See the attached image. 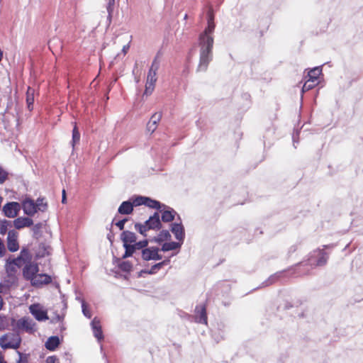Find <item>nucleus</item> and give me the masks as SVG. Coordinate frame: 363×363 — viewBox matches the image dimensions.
<instances>
[{
    "mask_svg": "<svg viewBox=\"0 0 363 363\" xmlns=\"http://www.w3.org/2000/svg\"><path fill=\"white\" fill-rule=\"evenodd\" d=\"M215 27L213 11L210 8L208 11L207 26L199 37V63L196 68L197 72H206L213 59V34Z\"/></svg>",
    "mask_w": 363,
    "mask_h": 363,
    "instance_id": "f257e3e1",
    "label": "nucleus"
},
{
    "mask_svg": "<svg viewBox=\"0 0 363 363\" xmlns=\"http://www.w3.org/2000/svg\"><path fill=\"white\" fill-rule=\"evenodd\" d=\"M161 228V220L160 218L159 213L157 212H155L152 216H151L144 224L138 223L135 224V229L144 236H147L146 232L149 230H158Z\"/></svg>",
    "mask_w": 363,
    "mask_h": 363,
    "instance_id": "f03ea898",
    "label": "nucleus"
},
{
    "mask_svg": "<svg viewBox=\"0 0 363 363\" xmlns=\"http://www.w3.org/2000/svg\"><path fill=\"white\" fill-rule=\"evenodd\" d=\"M328 259V255L324 251V249H317L310 253L307 262H301L300 264L310 265L312 268L315 267L324 266Z\"/></svg>",
    "mask_w": 363,
    "mask_h": 363,
    "instance_id": "7ed1b4c3",
    "label": "nucleus"
},
{
    "mask_svg": "<svg viewBox=\"0 0 363 363\" xmlns=\"http://www.w3.org/2000/svg\"><path fill=\"white\" fill-rule=\"evenodd\" d=\"M21 343V337L17 333H7L0 337V346L4 350L19 348Z\"/></svg>",
    "mask_w": 363,
    "mask_h": 363,
    "instance_id": "20e7f679",
    "label": "nucleus"
},
{
    "mask_svg": "<svg viewBox=\"0 0 363 363\" xmlns=\"http://www.w3.org/2000/svg\"><path fill=\"white\" fill-rule=\"evenodd\" d=\"M159 251L160 249L157 247H147L141 251V257L144 261L160 260L162 256L159 254Z\"/></svg>",
    "mask_w": 363,
    "mask_h": 363,
    "instance_id": "39448f33",
    "label": "nucleus"
},
{
    "mask_svg": "<svg viewBox=\"0 0 363 363\" xmlns=\"http://www.w3.org/2000/svg\"><path fill=\"white\" fill-rule=\"evenodd\" d=\"M21 210V205L16 201L8 202L3 206L4 216L9 218H16Z\"/></svg>",
    "mask_w": 363,
    "mask_h": 363,
    "instance_id": "423d86ee",
    "label": "nucleus"
},
{
    "mask_svg": "<svg viewBox=\"0 0 363 363\" xmlns=\"http://www.w3.org/2000/svg\"><path fill=\"white\" fill-rule=\"evenodd\" d=\"M38 271L39 267L37 263L28 262L23 269V276L25 279L31 282Z\"/></svg>",
    "mask_w": 363,
    "mask_h": 363,
    "instance_id": "0eeeda50",
    "label": "nucleus"
},
{
    "mask_svg": "<svg viewBox=\"0 0 363 363\" xmlns=\"http://www.w3.org/2000/svg\"><path fill=\"white\" fill-rule=\"evenodd\" d=\"M30 313L38 321H45L48 319L47 311L43 310L39 304H32L29 307Z\"/></svg>",
    "mask_w": 363,
    "mask_h": 363,
    "instance_id": "6e6552de",
    "label": "nucleus"
},
{
    "mask_svg": "<svg viewBox=\"0 0 363 363\" xmlns=\"http://www.w3.org/2000/svg\"><path fill=\"white\" fill-rule=\"evenodd\" d=\"M18 236V233L14 230H9L8 232L7 247L10 252H16L19 249Z\"/></svg>",
    "mask_w": 363,
    "mask_h": 363,
    "instance_id": "1a4fd4ad",
    "label": "nucleus"
},
{
    "mask_svg": "<svg viewBox=\"0 0 363 363\" xmlns=\"http://www.w3.org/2000/svg\"><path fill=\"white\" fill-rule=\"evenodd\" d=\"M18 328L24 330L26 332L33 333L35 331V322L28 317H23L19 319L17 322Z\"/></svg>",
    "mask_w": 363,
    "mask_h": 363,
    "instance_id": "9d476101",
    "label": "nucleus"
},
{
    "mask_svg": "<svg viewBox=\"0 0 363 363\" xmlns=\"http://www.w3.org/2000/svg\"><path fill=\"white\" fill-rule=\"evenodd\" d=\"M171 231L174 235L175 238L180 242L183 243L185 238L184 228L182 223H174L171 225Z\"/></svg>",
    "mask_w": 363,
    "mask_h": 363,
    "instance_id": "9b49d317",
    "label": "nucleus"
},
{
    "mask_svg": "<svg viewBox=\"0 0 363 363\" xmlns=\"http://www.w3.org/2000/svg\"><path fill=\"white\" fill-rule=\"evenodd\" d=\"M160 210L162 211L161 220L165 223L172 221L177 214V212L173 208L164 204H162V207Z\"/></svg>",
    "mask_w": 363,
    "mask_h": 363,
    "instance_id": "f8f14e48",
    "label": "nucleus"
},
{
    "mask_svg": "<svg viewBox=\"0 0 363 363\" xmlns=\"http://www.w3.org/2000/svg\"><path fill=\"white\" fill-rule=\"evenodd\" d=\"M195 321L201 324H207L206 309L204 305H199L195 308Z\"/></svg>",
    "mask_w": 363,
    "mask_h": 363,
    "instance_id": "ddd939ff",
    "label": "nucleus"
},
{
    "mask_svg": "<svg viewBox=\"0 0 363 363\" xmlns=\"http://www.w3.org/2000/svg\"><path fill=\"white\" fill-rule=\"evenodd\" d=\"M52 278L50 276L46 274H37L30 283L34 286L40 287L43 285L50 284Z\"/></svg>",
    "mask_w": 363,
    "mask_h": 363,
    "instance_id": "4468645a",
    "label": "nucleus"
},
{
    "mask_svg": "<svg viewBox=\"0 0 363 363\" xmlns=\"http://www.w3.org/2000/svg\"><path fill=\"white\" fill-rule=\"evenodd\" d=\"M22 207L24 213L29 216H33L35 213L38 212L35 201L30 199H25L22 203Z\"/></svg>",
    "mask_w": 363,
    "mask_h": 363,
    "instance_id": "2eb2a0df",
    "label": "nucleus"
},
{
    "mask_svg": "<svg viewBox=\"0 0 363 363\" xmlns=\"http://www.w3.org/2000/svg\"><path fill=\"white\" fill-rule=\"evenodd\" d=\"M91 327L94 337L99 342H101L104 339V335L100 320L97 318H94L91 323Z\"/></svg>",
    "mask_w": 363,
    "mask_h": 363,
    "instance_id": "dca6fc26",
    "label": "nucleus"
},
{
    "mask_svg": "<svg viewBox=\"0 0 363 363\" xmlns=\"http://www.w3.org/2000/svg\"><path fill=\"white\" fill-rule=\"evenodd\" d=\"M33 223V220L28 217H19L12 221V225L18 230L25 227H30Z\"/></svg>",
    "mask_w": 363,
    "mask_h": 363,
    "instance_id": "f3484780",
    "label": "nucleus"
},
{
    "mask_svg": "<svg viewBox=\"0 0 363 363\" xmlns=\"http://www.w3.org/2000/svg\"><path fill=\"white\" fill-rule=\"evenodd\" d=\"M161 118H162V113H160V112L155 113L152 116L150 120L149 121V122L147 124V132L152 133L157 129V124L160 122V121L161 120Z\"/></svg>",
    "mask_w": 363,
    "mask_h": 363,
    "instance_id": "a211bd4d",
    "label": "nucleus"
},
{
    "mask_svg": "<svg viewBox=\"0 0 363 363\" xmlns=\"http://www.w3.org/2000/svg\"><path fill=\"white\" fill-rule=\"evenodd\" d=\"M133 211V206L131 199L122 202L120 205L118 212L122 215H129Z\"/></svg>",
    "mask_w": 363,
    "mask_h": 363,
    "instance_id": "6ab92c4d",
    "label": "nucleus"
},
{
    "mask_svg": "<svg viewBox=\"0 0 363 363\" xmlns=\"http://www.w3.org/2000/svg\"><path fill=\"white\" fill-rule=\"evenodd\" d=\"M121 239L123 244H133L137 240V236L134 233L125 230L121 233Z\"/></svg>",
    "mask_w": 363,
    "mask_h": 363,
    "instance_id": "aec40b11",
    "label": "nucleus"
},
{
    "mask_svg": "<svg viewBox=\"0 0 363 363\" xmlns=\"http://www.w3.org/2000/svg\"><path fill=\"white\" fill-rule=\"evenodd\" d=\"M60 342L58 336H51L46 341L45 346L50 351H54L59 346Z\"/></svg>",
    "mask_w": 363,
    "mask_h": 363,
    "instance_id": "412c9836",
    "label": "nucleus"
},
{
    "mask_svg": "<svg viewBox=\"0 0 363 363\" xmlns=\"http://www.w3.org/2000/svg\"><path fill=\"white\" fill-rule=\"evenodd\" d=\"M170 238L171 235L169 232L167 230H163L160 231L157 236L154 237L152 241L157 243H161L164 241L170 240Z\"/></svg>",
    "mask_w": 363,
    "mask_h": 363,
    "instance_id": "4be33fe9",
    "label": "nucleus"
},
{
    "mask_svg": "<svg viewBox=\"0 0 363 363\" xmlns=\"http://www.w3.org/2000/svg\"><path fill=\"white\" fill-rule=\"evenodd\" d=\"M322 73V68L321 67H315L311 69L308 73V79L313 80L315 82L318 83V77Z\"/></svg>",
    "mask_w": 363,
    "mask_h": 363,
    "instance_id": "5701e85b",
    "label": "nucleus"
},
{
    "mask_svg": "<svg viewBox=\"0 0 363 363\" xmlns=\"http://www.w3.org/2000/svg\"><path fill=\"white\" fill-rule=\"evenodd\" d=\"M34 93H35V90L33 88L29 86L28 88L27 92H26V104H27V107H28V110H30V111L33 110V108Z\"/></svg>",
    "mask_w": 363,
    "mask_h": 363,
    "instance_id": "b1692460",
    "label": "nucleus"
},
{
    "mask_svg": "<svg viewBox=\"0 0 363 363\" xmlns=\"http://www.w3.org/2000/svg\"><path fill=\"white\" fill-rule=\"evenodd\" d=\"M170 262L169 259H165L163 261L158 262L157 264H155L152 266L150 269H148V274H155L158 270H160L162 267L169 264Z\"/></svg>",
    "mask_w": 363,
    "mask_h": 363,
    "instance_id": "393cba45",
    "label": "nucleus"
},
{
    "mask_svg": "<svg viewBox=\"0 0 363 363\" xmlns=\"http://www.w3.org/2000/svg\"><path fill=\"white\" fill-rule=\"evenodd\" d=\"M12 226L11 220L6 219L0 220V234L2 235H6L9 231V228H11Z\"/></svg>",
    "mask_w": 363,
    "mask_h": 363,
    "instance_id": "a878e982",
    "label": "nucleus"
},
{
    "mask_svg": "<svg viewBox=\"0 0 363 363\" xmlns=\"http://www.w3.org/2000/svg\"><path fill=\"white\" fill-rule=\"evenodd\" d=\"M182 243L179 242H164L161 248V250L163 252H167L169 250H174L176 249H179L182 246Z\"/></svg>",
    "mask_w": 363,
    "mask_h": 363,
    "instance_id": "bb28decb",
    "label": "nucleus"
},
{
    "mask_svg": "<svg viewBox=\"0 0 363 363\" xmlns=\"http://www.w3.org/2000/svg\"><path fill=\"white\" fill-rule=\"evenodd\" d=\"M145 206L154 209H161L162 204L156 200L152 199L151 198L146 197L145 201Z\"/></svg>",
    "mask_w": 363,
    "mask_h": 363,
    "instance_id": "cd10ccee",
    "label": "nucleus"
},
{
    "mask_svg": "<svg viewBox=\"0 0 363 363\" xmlns=\"http://www.w3.org/2000/svg\"><path fill=\"white\" fill-rule=\"evenodd\" d=\"M281 272H277L271 275L266 281H264L260 287L268 286L276 282L281 277Z\"/></svg>",
    "mask_w": 363,
    "mask_h": 363,
    "instance_id": "c85d7f7f",
    "label": "nucleus"
},
{
    "mask_svg": "<svg viewBox=\"0 0 363 363\" xmlns=\"http://www.w3.org/2000/svg\"><path fill=\"white\" fill-rule=\"evenodd\" d=\"M80 140V133L79 132L78 128L75 124L74 128L72 130V138L71 141V145L74 148V146L79 143Z\"/></svg>",
    "mask_w": 363,
    "mask_h": 363,
    "instance_id": "c756f323",
    "label": "nucleus"
},
{
    "mask_svg": "<svg viewBox=\"0 0 363 363\" xmlns=\"http://www.w3.org/2000/svg\"><path fill=\"white\" fill-rule=\"evenodd\" d=\"M123 247L125 251L124 255L122 256L123 259L131 257L136 252L133 244H123Z\"/></svg>",
    "mask_w": 363,
    "mask_h": 363,
    "instance_id": "7c9ffc66",
    "label": "nucleus"
},
{
    "mask_svg": "<svg viewBox=\"0 0 363 363\" xmlns=\"http://www.w3.org/2000/svg\"><path fill=\"white\" fill-rule=\"evenodd\" d=\"M35 204H36L37 211L44 212L47 210L48 203L45 201V198H38Z\"/></svg>",
    "mask_w": 363,
    "mask_h": 363,
    "instance_id": "2f4dec72",
    "label": "nucleus"
},
{
    "mask_svg": "<svg viewBox=\"0 0 363 363\" xmlns=\"http://www.w3.org/2000/svg\"><path fill=\"white\" fill-rule=\"evenodd\" d=\"M114 4H115V0H107V4H106V10L108 12L107 20L108 21L109 23H111V16H112V13L113 11Z\"/></svg>",
    "mask_w": 363,
    "mask_h": 363,
    "instance_id": "473e14b6",
    "label": "nucleus"
},
{
    "mask_svg": "<svg viewBox=\"0 0 363 363\" xmlns=\"http://www.w3.org/2000/svg\"><path fill=\"white\" fill-rule=\"evenodd\" d=\"M118 267L124 272H130L132 270L133 265L128 261H123L118 264Z\"/></svg>",
    "mask_w": 363,
    "mask_h": 363,
    "instance_id": "72a5a7b5",
    "label": "nucleus"
},
{
    "mask_svg": "<svg viewBox=\"0 0 363 363\" xmlns=\"http://www.w3.org/2000/svg\"><path fill=\"white\" fill-rule=\"evenodd\" d=\"M145 198H146V196H138L135 198H131L130 199H131V202L133 203V207L138 206L140 205H144Z\"/></svg>",
    "mask_w": 363,
    "mask_h": 363,
    "instance_id": "f704fd0d",
    "label": "nucleus"
},
{
    "mask_svg": "<svg viewBox=\"0 0 363 363\" xmlns=\"http://www.w3.org/2000/svg\"><path fill=\"white\" fill-rule=\"evenodd\" d=\"M317 82H315L313 80L308 79L303 84L302 87V92L308 91L313 88H314L317 85Z\"/></svg>",
    "mask_w": 363,
    "mask_h": 363,
    "instance_id": "c9c22d12",
    "label": "nucleus"
},
{
    "mask_svg": "<svg viewBox=\"0 0 363 363\" xmlns=\"http://www.w3.org/2000/svg\"><path fill=\"white\" fill-rule=\"evenodd\" d=\"M148 243H149L148 240L145 239V240H141L139 242L135 241V242H134L133 245L135 250H141V251H142L143 249L147 248Z\"/></svg>",
    "mask_w": 363,
    "mask_h": 363,
    "instance_id": "e433bc0d",
    "label": "nucleus"
},
{
    "mask_svg": "<svg viewBox=\"0 0 363 363\" xmlns=\"http://www.w3.org/2000/svg\"><path fill=\"white\" fill-rule=\"evenodd\" d=\"M160 67V60H158V56H156L152 61V65L149 71L156 72Z\"/></svg>",
    "mask_w": 363,
    "mask_h": 363,
    "instance_id": "4c0bfd02",
    "label": "nucleus"
},
{
    "mask_svg": "<svg viewBox=\"0 0 363 363\" xmlns=\"http://www.w3.org/2000/svg\"><path fill=\"white\" fill-rule=\"evenodd\" d=\"M156 74V72L149 71L147 77V82L155 84L157 81Z\"/></svg>",
    "mask_w": 363,
    "mask_h": 363,
    "instance_id": "58836bf2",
    "label": "nucleus"
},
{
    "mask_svg": "<svg viewBox=\"0 0 363 363\" xmlns=\"http://www.w3.org/2000/svg\"><path fill=\"white\" fill-rule=\"evenodd\" d=\"M82 313H83L84 315L88 318H91V312L87 308L86 303L84 301H82Z\"/></svg>",
    "mask_w": 363,
    "mask_h": 363,
    "instance_id": "ea45409f",
    "label": "nucleus"
},
{
    "mask_svg": "<svg viewBox=\"0 0 363 363\" xmlns=\"http://www.w3.org/2000/svg\"><path fill=\"white\" fill-rule=\"evenodd\" d=\"M154 88H155V84L146 82L145 90L144 94L146 95H150L152 94V92L153 91Z\"/></svg>",
    "mask_w": 363,
    "mask_h": 363,
    "instance_id": "a19ab883",
    "label": "nucleus"
},
{
    "mask_svg": "<svg viewBox=\"0 0 363 363\" xmlns=\"http://www.w3.org/2000/svg\"><path fill=\"white\" fill-rule=\"evenodd\" d=\"M8 177V173L0 167V184H3Z\"/></svg>",
    "mask_w": 363,
    "mask_h": 363,
    "instance_id": "79ce46f5",
    "label": "nucleus"
},
{
    "mask_svg": "<svg viewBox=\"0 0 363 363\" xmlns=\"http://www.w3.org/2000/svg\"><path fill=\"white\" fill-rule=\"evenodd\" d=\"M17 353L19 356V359L17 361V363H28V357L26 354H23L19 351H17Z\"/></svg>",
    "mask_w": 363,
    "mask_h": 363,
    "instance_id": "37998d69",
    "label": "nucleus"
},
{
    "mask_svg": "<svg viewBox=\"0 0 363 363\" xmlns=\"http://www.w3.org/2000/svg\"><path fill=\"white\" fill-rule=\"evenodd\" d=\"M128 219L127 218H123L121 220H118V222H116L115 223V225L121 230H123L124 228V225L125 223V222H127Z\"/></svg>",
    "mask_w": 363,
    "mask_h": 363,
    "instance_id": "c03bdc74",
    "label": "nucleus"
},
{
    "mask_svg": "<svg viewBox=\"0 0 363 363\" xmlns=\"http://www.w3.org/2000/svg\"><path fill=\"white\" fill-rule=\"evenodd\" d=\"M57 358L55 356H49L46 359V363H55Z\"/></svg>",
    "mask_w": 363,
    "mask_h": 363,
    "instance_id": "a18cd8bd",
    "label": "nucleus"
},
{
    "mask_svg": "<svg viewBox=\"0 0 363 363\" xmlns=\"http://www.w3.org/2000/svg\"><path fill=\"white\" fill-rule=\"evenodd\" d=\"M41 228V224L40 223H38V224H35L33 228V231L35 234L38 233L39 230Z\"/></svg>",
    "mask_w": 363,
    "mask_h": 363,
    "instance_id": "49530a36",
    "label": "nucleus"
},
{
    "mask_svg": "<svg viewBox=\"0 0 363 363\" xmlns=\"http://www.w3.org/2000/svg\"><path fill=\"white\" fill-rule=\"evenodd\" d=\"M21 261V257H18V258L13 259L12 263L14 265H16V266L19 267Z\"/></svg>",
    "mask_w": 363,
    "mask_h": 363,
    "instance_id": "de8ad7c7",
    "label": "nucleus"
},
{
    "mask_svg": "<svg viewBox=\"0 0 363 363\" xmlns=\"http://www.w3.org/2000/svg\"><path fill=\"white\" fill-rule=\"evenodd\" d=\"M129 48H130V45H129L128 44H127V45H124V46L123 47V49H122V52H123V53L124 55H125V54L127 53L128 50H129Z\"/></svg>",
    "mask_w": 363,
    "mask_h": 363,
    "instance_id": "09e8293b",
    "label": "nucleus"
},
{
    "mask_svg": "<svg viewBox=\"0 0 363 363\" xmlns=\"http://www.w3.org/2000/svg\"><path fill=\"white\" fill-rule=\"evenodd\" d=\"M147 272H148V269H143V270H141L139 272V274H138V277H142L143 275V274H148Z\"/></svg>",
    "mask_w": 363,
    "mask_h": 363,
    "instance_id": "8fccbe9b",
    "label": "nucleus"
},
{
    "mask_svg": "<svg viewBox=\"0 0 363 363\" xmlns=\"http://www.w3.org/2000/svg\"><path fill=\"white\" fill-rule=\"evenodd\" d=\"M62 203H66V196H65V191H62Z\"/></svg>",
    "mask_w": 363,
    "mask_h": 363,
    "instance_id": "3c124183",
    "label": "nucleus"
},
{
    "mask_svg": "<svg viewBox=\"0 0 363 363\" xmlns=\"http://www.w3.org/2000/svg\"><path fill=\"white\" fill-rule=\"evenodd\" d=\"M0 363H7L6 361H4V355L1 352H0Z\"/></svg>",
    "mask_w": 363,
    "mask_h": 363,
    "instance_id": "603ef678",
    "label": "nucleus"
},
{
    "mask_svg": "<svg viewBox=\"0 0 363 363\" xmlns=\"http://www.w3.org/2000/svg\"><path fill=\"white\" fill-rule=\"evenodd\" d=\"M335 247V245H333V244L323 245L324 249L331 248V247Z\"/></svg>",
    "mask_w": 363,
    "mask_h": 363,
    "instance_id": "864d4df0",
    "label": "nucleus"
},
{
    "mask_svg": "<svg viewBox=\"0 0 363 363\" xmlns=\"http://www.w3.org/2000/svg\"><path fill=\"white\" fill-rule=\"evenodd\" d=\"M3 304H4L3 298H2L1 296L0 295V311L2 309Z\"/></svg>",
    "mask_w": 363,
    "mask_h": 363,
    "instance_id": "5fc2aeb1",
    "label": "nucleus"
},
{
    "mask_svg": "<svg viewBox=\"0 0 363 363\" xmlns=\"http://www.w3.org/2000/svg\"><path fill=\"white\" fill-rule=\"evenodd\" d=\"M294 251H296V247L293 246L290 248V252H294Z\"/></svg>",
    "mask_w": 363,
    "mask_h": 363,
    "instance_id": "6e6d98bb",
    "label": "nucleus"
},
{
    "mask_svg": "<svg viewBox=\"0 0 363 363\" xmlns=\"http://www.w3.org/2000/svg\"><path fill=\"white\" fill-rule=\"evenodd\" d=\"M56 320L57 321H60L61 320V317L59 315H57V317H56Z\"/></svg>",
    "mask_w": 363,
    "mask_h": 363,
    "instance_id": "4d7b16f0",
    "label": "nucleus"
},
{
    "mask_svg": "<svg viewBox=\"0 0 363 363\" xmlns=\"http://www.w3.org/2000/svg\"><path fill=\"white\" fill-rule=\"evenodd\" d=\"M187 18H188V15H187V14H185V16H184V19H185V20H186V19H187Z\"/></svg>",
    "mask_w": 363,
    "mask_h": 363,
    "instance_id": "13d9d810",
    "label": "nucleus"
},
{
    "mask_svg": "<svg viewBox=\"0 0 363 363\" xmlns=\"http://www.w3.org/2000/svg\"><path fill=\"white\" fill-rule=\"evenodd\" d=\"M108 239L111 242V236L108 235Z\"/></svg>",
    "mask_w": 363,
    "mask_h": 363,
    "instance_id": "bf43d9fd",
    "label": "nucleus"
},
{
    "mask_svg": "<svg viewBox=\"0 0 363 363\" xmlns=\"http://www.w3.org/2000/svg\"><path fill=\"white\" fill-rule=\"evenodd\" d=\"M293 142H294V143H295L294 136L293 137Z\"/></svg>",
    "mask_w": 363,
    "mask_h": 363,
    "instance_id": "052dcab7",
    "label": "nucleus"
}]
</instances>
